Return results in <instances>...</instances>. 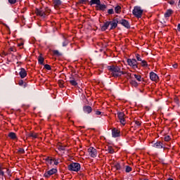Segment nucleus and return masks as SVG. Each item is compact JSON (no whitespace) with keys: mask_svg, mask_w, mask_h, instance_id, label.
Returning a JSON list of instances; mask_svg holds the SVG:
<instances>
[{"mask_svg":"<svg viewBox=\"0 0 180 180\" xmlns=\"http://www.w3.org/2000/svg\"><path fill=\"white\" fill-rule=\"evenodd\" d=\"M112 137H120V130L114 128L112 129Z\"/></svg>","mask_w":180,"mask_h":180,"instance_id":"11","label":"nucleus"},{"mask_svg":"<svg viewBox=\"0 0 180 180\" xmlns=\"http://www.w3.org/2000/svg\"><path fill=\"white\" fill-rule=\"evenodd\" d=\"M56 172H57V169L53 168V169L49 170L48 172H46L44 174V176H45V178H50V176H51V175H54V174H56Z\"/></svg>","mask_w":180,"mask_h":180,"instance_id":"9","label":"nucleus"},{"mask_svg":"<svg viewBox=\"0 0 180 180\" xmlns=\"http://www.w3.org/2000/svg\"><path fill=\"white\" fill-rule=\"evenodd\" d=\"M120 9H122V8L120 6H117L115 8V11L116 13H120Z\"/></svg>","mask_w":180,"mask_h":180,"instance_id":"31","label":"nucleus"},{"mask_svg":"<svg viewBox=\"0 0 180 180\" xmlns=\"http://www.w3.org/2000/svg\"><path fill=\"white\" fill-rule=\"evenodd\" d=\"M8 4H11V5H15V4H16V2H18V0H8Z\"/></svg>","mask_w":180,"mask_h":180,"instance_id":"33","label":"nucleus"},{"mask_svg":"<svg viewBox=\"0 0 180 180\" xmlns=\"http://www.w3.org/2000/svg\"><path fill=\"white\" fill-rule=\"evenodd\" d=\"M178 6L180 8V0L179 1Z\"/></svg>","mask_w":180,"mask_h":180,"instance_id":"51","label":"nucleus"},{"mask_svg":"<svg viewBox=\"0 0 180 180\" xmlns=\"http://www.w3.org/2000/svg\"><path fill=\"white\" fill-rule=\"evenodd\" d=\"M164 140L165 141H169V140H171V136H169V135H167L165 136Z\"/></svg>","mask_w":180,"mask_h":180,"instance_id":"36","label":"nucleus"},{"mask_svg":"<svg viewBox=\"0 0 180 180\" xmlns=\"http://www.w3.org/2000/svg\"><path fill=\"white\" fill-rule=\"evenodd\" d=\"M44 68H46V70H48V71H50V70H51V67L50 66V65H45Z\"/></svg>","mask_w":180,"mask_h":180,"instance_id":"40","label":"nucleus"},{"mask_svg":"<svg viewBox=\"0 0 180 180\" xmlns=\"http://www.w3.org/2000/svg\"><path fill=\"white\" fill-rule=\"evenodd\" d=\"M108 151L110 153V154H113V153H115V150H113V148H112V146H108Z\"/></svg>","mask_w":180,"mask_h":180,"instance_id":"32","label":"nucleus"},{"mask_svg":"<svg viewBox=\"0 0 180 180\" xmlns=\"http://www.w3.org/2000/svg\"><path fill=\"white\" fill-rule=\"evenodd\" d=\"M68 45V41L67 39H65L63 43V46L65 47V46Z\"/></svg>","mask_w":180,"mask_h":180,"instance_id":"41","label":"nucleus"},{"mask_svg":"<svg viewBox=\"0 0 180 180\" xmlns=\"http://www.w3.org/2000/svg\"><path fill=\"white\" fill-rule=\"evenodd\" d=\"M96 8H97L98 11H105V9H106V5L105 4H101V3H99V4H98Z\"/></svg>","mask_w":180,"mask_h":180,"instance_id":"17","label":"nucleus"},{"mask_svg":"<svg viewBox=\"0 0 180 180\" xmlns=\"http://www.w3.org/2000/svg\"><path fill=\"white\" fill-rule=\"evenodd\" d=\"M130 84L131 85H132V86H135V88H136V86H139V83H137V82H136V80L134 79H131Z\"/></svg>","mask_w":180,"mask_h":180,"instance_id":"26","label":"nucleus"},{"mask_svg":"<svg viewBox=\"0 0 180 180\" xmlns=\"http://www.w3.org/2000/svg\"><path fill=\"white\" fill-rule=\"evenodd\" d=\"M38 61L39 63V64L43 65V63H44V58H43V56H41V54H40L38 57Z\"/></svg>","mask_w":180,"mask_h":180,"instance_id":"24","label":"nucleus"},{"mask_svg":"<svg viewBox=\"0 0 180 180\" xmlns=\"http://www.w3.org/2000/svg\"><path fill=\"white\" fill-rule=\"evenodd\" d=\"M150 79L157 82V81H158V75H157V74H155L154 72H152L150 73Z\"/></svg>","mask_w":180,"mask_h":180,"instance_id":"12","label":"nucleus"},{"mask_svg":"<svg viewBox=\"0 0 180 180\" xmlns=\"http://www.w3.org/2000/svg\"><path fill=\"white\" fill-rule=\"evenodd\" d=\"M19 75L20 78H25V77H27V72H26V70H25V68H21Z\"/></svg>","mask_w":180,"mask_h":180,"instance_id":"15","label":"nucleus"},{"mask_svg":"<svg viewBox=\"0 0 180 180\" xmlns=\"http://www.w3.org/2000/svg\"><path fill=\"white\" fill-rule=\"evenodd\" d=\"M53 54H55L56 56H60V52L56 50V51H53Z\"/></svg>","mask_w":180,"mask_h":180,"instance_id":"43","label":"nucleus"},{"mask_svg":"<svg viewBox=\"0 0 180 180\" xmlns=\"http://www.w3.org/2000/svg\"><path fill=\"white\" fill-rule=\"evenodd\" d=\"M69 171H75V172H78L81 169V165L79 163H71L68 167Z\"/></svg>","mask_w":180,"mask_h":180,"instance_id":"4","label":"nucleus"},{"mask_svg":"<svg viewBox=\"0 0 180 180\" xmlns=\"http://www.w3.org/2000/svg\"><path fill=\"white\" fill-rule=\"evenodd\" d=\"M173 67H174V68H178V64H176V63L174 64V65H173Z\"/></svg>","mask_w":180,"mask_h":180,"instance_id":"49","label":"nucleus"},{"mask_svg":"<svg viewBox=\"0 0 180 180\" xmlns=\"http://www.w3.org/2000/svg\"><path fill=\"white\" fill-rule=\"evenodd\" d=\"M114 168L117 170V171H120V169H122V166L120 165V163H115L114 165Z\"/></svg>","mask_w":180,"mask_h":180,"instance_id":"25","label":"nucleus"},{"mask_svg":"<svg viewBox=\"0 0 180 180\" xmlns=\"http://www.w3.org/2000/svg\"><path fill=\"white\" fill-rule=\"evenodd\" d=\"M0 169H2V167H0Z\"/></svg>","mask_w":180,"mask_h":180,"instance_id":"54","label":"nucleus"},{"mask_svg":"<svg viewBox=\"0 0 180 180\" xmlns=\"http://www.w3.org/2000/svg\"><path fill=\"white\" fill-rule=\"evenodd\" d=\"M127 63L128 65H129V67H131V68H133V70L139 68V63H137V60H136V59L134 58L127 59Z\"/></svg>","mask_w":180,"mask_h":180,"instance_id":"5","label":"nucleus"},{"mask_svg":"<svg viewBox=\"0 0 180 180\" xmlns=\"http://www.w3.org/2000/svg\"><path fill=\"white\" fill-rule=\"evenodd\" d=\"M143 9H141V7L140 6H135L134 8V10L132 11V13L135 18H140L141 16H143Z\"/></svg>","mask_w":180,"mask_h":180,"instance_id":"2","label":"nucleus"},{"mask_svg":"<svg viewBox=\"0 0 180 180\" xmlns=\"http://www.w3.org/2000/svg\"><path fill=\"white\" fill-rule=\"evenodd\" d=\"M120 23L122 25V26H124V27H127V29H130V24L129 23L128 20H121Z\"/></svg>","mask_w":180,"mask_h":180,"instance_id":"13","label":"nucleus"},{"mask_svg":"<svg viewBox=\"0 0 180 180\" xmlns=\"http://www.w3.org/2000/svg\"><path fill=\"white\" fill-rule=\"evenodd\" d=\"M88 153L90 157H91L92 158H95V157H97L98 155V152L96 151V149H95V148L94 147H90L88 149Z\"/></svg>","mask_w":180,"mask_h":180,"instance_id":"8","label":"nucleus"},{"mask_svg":"<svg viewBox=\"0 0 180 180\" xmlns=\"http://www.w3.org/2000/svg\"><path fill=\"white\" fill-rule=\"evenodd\" d=\"M174 13V11L172 9H168L165 13V18L167 19L171 16Z\"/></svg>","mask_w":180,"mask_h":180,"instance_id":"18","label":"nucleus"},{"mask_svg":"<svg viewBox=\"0 0 180 180\" xmlns=\"http://www.w3.org/2000/svg\"><path fill=\"white\" fill-rule=\"evenodd\" d=\"M69 82H70V84L71 85H72L73 86H77V85H78V83H77V81H75V79H74V77H70Z\"/></svg>","mask_w":180,"mask_h":180,"instance_id":"21","label":"nucleus"},{"mask_svg":"<svg viewBox=\"0 0 180 180\" xmlns=\"http://www.w3.org/2000/svg\"><path fill=\"white\" fill-rule=\"evenodd\" d=\"M135 124L136 126H141V122H140V121H135Z\"/></svg>","mask_w":180,"mask_h":180,"instance_id":"46","label":"nucleus"},{"mask_svg":"<svg viewBox=\"0 0 180 180\" xmlns=\"http://www.w3.org/2000/svg\"><path fill=\"white\" fill-rule=\"evenodd\" d=\"M53 5H54L55 8H58L59 6L61 5V1L60 0H54Z\"/></svg>","mask_w":180,"mask_h":180,"instance_id":"23","label":"nucleus"},{"mask_svg":"<svg viewBox=\"0 0 180 180\" xmlns=\"http://www.w3.org/2000/svg\"><path fill=\"white\" fill-rule=\"evenodd\" d=\"M35 12L38 16H41V18H45L47 16V13H49V10L46 8H37Z\"/></svg>","mask_w":180,"mask_h":180,"instance_id":"3","label":"nucleus"},{"mask_svg":"<svg viewBox=\"0 0 180 180\" xmlns=\"http://www.w3.org/2000/svg\"><path fill=\"white\" fill-rule=\"evenodd\" d=\"M134 78L136 79V80L139 81V82H141V75H133Z\"/></svg>","mask_w":180,"mask_h":180,"instance_id":"30","label":"nucleus"},{"mask_svg":"<svg viewBox=\"0 0 180 180\" xmlns=\"http://www.w3.org/2000/svg\"><path fill=\"white\" fill-rule=\"evenodd\" d=\"M19 153H21V154H25V149L20 148V149L19 150Z\"/></svg>","mask_w":180,"mask_h":180,"instance_id":"47","label":"nucleus"},{"mask_svg":"<svg viewBox=\"0 0 180 180\" xmlns=\"http://www.w3.org/2000/svg\"><path fill=\"white\" fill-rule=\"evenodd\" d=\"M167 180H174V179H168Z\"/></svg>","mask_w":180,"mask_h":180,"instance_id":"53","label":"nucleus"},{"mask_svg":"<svg viewBox=\"0 0 180 180\" xmlns=\"http://www.w3.org/2000/svg\"><path fill=\"white\" fill-rule=\"evenodd\" d=\"M117 116L121 124L124 126V124H126V115H124V112H117Z\"/></svg>","mask_w":180,"mask_h":180,"instance_id":"7","label":"nucleus"},{"mask_svg":"<svg viewBox=\"0 0 180 180\" xmlns=\"http://www.w3.org/2000/svg\"><path fill=\"white\" fill-rule=\"evenodd\" d=\"M46 161L47 162L48 165H58V164L60 163L58 161V159H56L54 158H47L46 159Z\"/></svg>","mask_w":180,"mask_h":180,"instance_id":"6","label":"nucleus"},{"mask_svg":"<svg viewBox=\"0 0 180 180\" xmlns=\"http://www.w3.org/2000/svg\"><path fill=\"white\" fill-rule=\"evenodd\" d=\"M141 67L147 68L148 67V63H147V61L142 60V61L141 62Z\"/></svg>","mask_w":180,"mask_h":180,"instance_id":"29","label":"nucleus"},{"mask_svg":"<svg viewBox=\"0 0 180 180\" xmlns=\"http://www.w3.org/2000/svg\"><path fill=\"white\" fill-rule=\"evenodd\" d=\"M8 137H10L11 140H18V136L15 132H10L8 134Z\"/></svg>","mask_w":180,"mask_h":180,"instance_id":"19","label":"nucleus"},{"mask_svg":"<svg viewBox=\"0 0 180 180\" xmlns=\"http://www.w3.org/2000/svg\"><path fill=\"white\" fill-rule=\"evenodd\" d=\"M9 51H16V49L15 48V47H11L10 49H9Z\"/></svg>","mask_w":180,"mask_h":180,"instance_id":"44","label":"nucleus"},{"mask_svg":"<svg viewBox=\"0 0 180 180\" xmlns=\"http://www.w3.org/2000/svg\"><path fill=\"white\" fill-rule=\"evenodd\" d=\"M108 15H113V13H115V11H113V8L109 9L108 11Z\"/></svg>","mask_w":180,"mask_h":180,"instance_id":"37","label":"nucleus"},{"mask_svg":"<svg viewBox=\"0 0 180 180\" xmlns=\"http://www.w3.org/2000/svg\"><path fill=\"white\" fill-rule=\"evenodd\" d=\"M95 114L97 115V116H99L101 115H102V112L99 111V110H96Z\"/></svg>","mask_w":180,"mask_h":180,"instance_id":"42","label":"nucleus"},{"mask_svg":"<svg viewBox=\"0 0 180 180\" xmlns=\"http://www.w3.org/2000/svg\"><path fill=\"white\" fill-rule=\"evenodd\" d=\"M153 146L155 148H164V144L161 141H157Z\"/></svg>","mask_w":180,"mask_h":180,"instance_id":"14","label":"nucleus"},{"mask_svg":"<svg viewBox=\"0 0 180 180\" xmlns=\"http://www.w3.org/2000/svg\"><path fill=\"white\" fill-rule=\"evenodd\" d=\"M83 110L84 112V113H91V112H92V108H91V106H89V105H85L84 108H83Z\"/></svg>","mask_w":180,"mask_h":180,"instance_id":"16","label":"nucleus"},{"mask_svg":"<svg viewBox=\"0 0 180 180\" xmlns=\"http://www.w3.org/2000/svg\"><path fill=\"white\" fill-rule=\"evenodd\" d=\"M136 60H137V61H142L143 60L141 59V57L140 56V55H139V54H136Z\"/></svg>","mask_w":180,"mask_h":180,"instance_id":"39","label":"nucleus"},{"mask_svg":"<svg viewBox=\"0 0 180 180\" xmlns=\"http://www.w3.org/2000/svg\"><path fill=\"white\" fill-rule=\"evenodd\" d=\"M27 137H32V139H37V134L31 132L28 134Z\"/></svg>","mask_w":180,"mask_h":180,"instance_id":"27","label":"nucleus"},{"mask_svg":"<svg viewBox=\"0 0 180 180\" xmlns=\"http://www.w3.org/2000/svg\"><path fill=\"white\" fill-rule=\"evenodd\" d=\"M125 172H131V167L130 166H126Z\"/></svg>","mask_w":180,"mask_h":180,"instance_id":"35","label":"nucleus"},{"mask_svg":"<svg viewBox=\"0 0 180 180\" xmlns=\"http://www.w3.org/2000/svg\"><path fill=\"white\" fill-rule=\"evenodd\" d=\"M18 84L20 85V86H23L24 88H26V86H27V84L25 83L23 80H20L18 82Z\"/></svg>","mask_w":180,"mask_h":180,"instance_id":"28","label":"nucleus"},{"mask_svg":"<svg viewBox=\"0 0 180 180\" xmlns=\"http://www.w3.org/2000/svg\"><path fill=\"white\" fill-rule=\"evenodd\" d=\"M108 71H110V75L112 77H115L117 78V77H122L126 74L125 71H123L119 66L117 65H109L107 67Z\"/></svg>","mask_w":180,"mask_h":180,"instance_id":"1","label":"nucleus"},{"mask_svg":"<svg viewBox=\"0 0 180 180\" xmlns=\"http://www.w3.org/2000/svg\"><path fill=\"white\" fill-rule=\"evenodd\" d=\"M109 26H110V21L106 22L101 27V30H103V32H105V30H106L108 29V27H109Z\"/></svg>","mask_w":180,"mask_h":180,"instance_id":"20","label":"nucleus"},{"mask_svg":"<svg viewBox=\"0 0 180 180\" xmlns=\"http://www.w3.org/2000/svg\"><path fill=\"white\" fill-rule=\"evenodd\" d=\"M101 4V0H91L90 5H99Z\"/></svg>","mask_w":180,"mask_h":180,"instance_id":"22","label":"nucleus"},{"mask_svg":"<svg viewBox=\"0 0 180 180\" xmlns=\"http://www.w3.org/2000/svg\"><path fill=\"white\" fill-rule=\"evenodd\" d=\"M170 5H174V4H175V1L174 0H170L168 2Z\"/></svg>","mask_w":180,"mask_h":180,"instance_id":"48","label":"nucleus"},{"mask_svg":"<svg viewBox=\"0 0 180 180\" xmlns=\"http://www.w3.org/2000/svg\"><path fill=\"white\" fill-rule=\"evenodd\" d=\"M23 0H18V2H22Z\"/></svg>","mask_w":180,"mask_h":180,"instance_id":"52","label":"nucleus"},{"mask_svg":"<svg viewBox=\"0 0 180 180\" xmlns=\"http://www.w3.org/2000/svg\"><path fill=\"white\" fill-rule=\"evenodd\" d=\"M177 30L180 32V24H178L177 25Z\"/></svg>","mask_w":180,"mask_h":180,"instance_id":"50","label":"nucleus"},{"mask_svg":"<svg viewBox=\"0 0 180 180\" xmlns=\"http://www.w3.org/2000/svg\"><path fill=\"white\" fill-rule=\"evenodd\" d=\"M5 175V172L2 171V169H0V176H4Z\"/></svg>","mask_w":180,"mask_h":180,"instance_id":"45","label":"nucleus"},{"mask_svg":"<svg viewBox=\"0 0 180 180\" xmlns=\"http://www.w3.org/2000/svg\"><path fill=\"white\" fill-rule=\"evenodd\" d=\"M125 75H126V76L125 77H127V78H132V77H131V73H130V72H125Z\"/></svg>","mask_w":180,"mask_h":180,"instance_id":"38","label":"nucleus"},{"mask_svg":"<svg viewBox=\"0 0 180 180\" xmlns=\"http://www.w3.org/2000/svg\"><path fill=\"white\" fill-rule=\"evenodd\" d=\"M58 148L60 150V151H64L65 150V146L59 145Z\"/></svg>","mask_w":180,"mask_h":180,"instance_id":"34","label":"nucleus"},{"mask_svg":"<svg viewBox=\"0 0 180 180\" xmlns=\"http://www.w3.org/2000/svg\"><path fill=\"white\" fill-rule=\"evenodd\" d=\"M119 23V21L117 19H114L112 21H110V25L111 26L110 30L116 29L117 27V24Z\"/></svg>","mask_w":180,"mask_h":180,"instance_id":"10","label":"nucleus"}]
</instances>
